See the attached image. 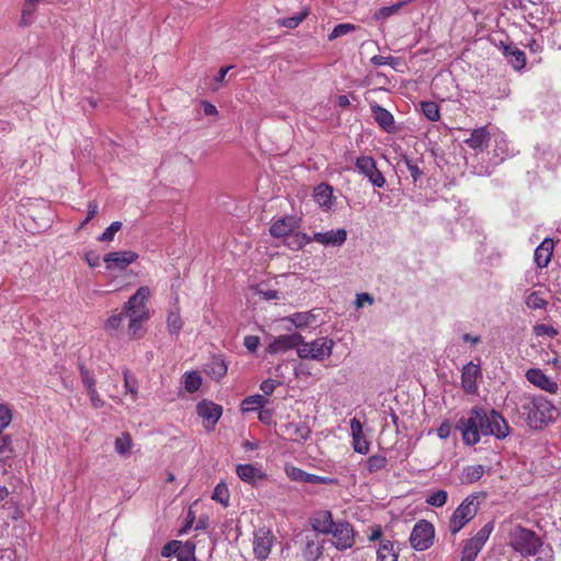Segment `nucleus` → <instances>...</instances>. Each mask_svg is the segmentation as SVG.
Returning a JSON list of instances; mask_svg holds the SVG:
<instances>
[{"instance_id":"1","label":"nucleus","mask_w":561,"mask_h":561,"mask_svg":"<svg viewBox=\"0 0 561 561\" xmlns=\"http://www.w3.org/2000/svg\"><path fill=\"white\" fill-rule=\"evenodd\" d=\"M457 428L461 432L463 443L469 446L478 444L481 436L504 439L510 434V426L499 412L480 407L472 408L467 419L459 420Z\"/></svg>"},{"instance_id":"2","label":"nucleus","mask_w":561,"mask_h":561,"mask_svg":"<svg viewBox=\"0 0 561 561\" xmlns=\"http://www.w3.org/2000/svg\"><path fill=\"white\" fill-rule=\"evenodd\" d=\"M508 545L524 557L534 561H553V550L541 541L535 531L520 525H510L507 533Z\"/></svg>"},{"instance_id":"3","label":"nucleus","mask_w":561,"mask_h":561,"mask_svg":"<svg viewBox=\"0 0 561 561\" xmlns=\"http://www.w3.org/2000/svg\"><path fill=\"white\" fill-rule=\"evenodd\" d=\"M520 408L526 414L528 426L535 430L553 423L559 414L553 403L541 394L524 393L520 397Z\"/></svg>"},{"instance_id":"4","label":"nucleus","mask_w":561,"mask_h":561,"mask_svg":"<svg viewBox=\"0 0 561 561\" xmlns=\"http://www.w3.org/2000/svg\"><path fill=\"white\" fill-rule=\"evenodd\" d=\"M479 495L473 493L462 500L449 518L448 529L451 535L458 534L477 515L480 503Z\"/></svg>"},{"instance_id":"5","label":"nucleus","mask_w":561,"mask_h":561,"mask_svg":"<svg viewBox=\"0 0 561 561\" xmlns=\"http://www.w3.org/2000/svg\"><path fill=\"white\" fill-rule=\"evenodd\" d=\"M334 345V341L329 336H320L310 342H306L302 337V343L298 348V357L300 359L323 362L332 355Z\"/></svg>"},{"instance_id":"6","label":"nucleus","mask_w":561,"mask_h":561,"mask_svg":"<svg viewBox=\"0 0 561 561\" xmlns=\"http://www.w3.org/2000/svg\"><path fill=\"white\" fill-rule=\"evenodd\" d=\"M295 238L297 248H301L310 241H316L324 247H342L347 239V231L344 228H339L324 232H314L311 238L305 233H297Z\"/></svg>"},{"instance_id":"7","label":"nucleus","mask_w":561,"mask_h":561,"mask_svg":"<svg viewBox=\"0 0 561 561\" xmlns=\"http://www.w3.org/2000/svg\"><path fill=\"white\" fill-rule=\"evenodd\" d=\"M493 528V523L490 522L479 529L473 537L469 538L463 545L460 561H474L492 534Z\"/></svg>"},{"instance_id":"8","label":"nucleus","mask_w":561,"mask_h":561,"mask_svg":"<svg viewBox=\"0 0 561 561\" xmlns=\"http://www.w3.org/2000/svg\"><path fill=\"white\" fill-rule=\"evenodd\" d=\"M151 296V290L148 286H140L136 293L129 297L123 307L126 314H137V317L150 318V311L147 302Z\"/></svg>"},{"instance_id":"9","label":"nucleus","mask_w":561,"mask_h":561,"mask_svg":"<svg viewBox=\"0 0 561 561\" xmlns=\"http://www.w3.org/2000/svg\"><path fill=\"white\" fill-rule=\"evenodd\" d=\"M435 529L427 520L417 522L411 533V546L419 551L428 549L434 541Z\"/></svg>"},{"instance_id":"10","label":"nucleus","mask_w":561,"mask_h":561,"mask_svg":"<svg viewBox=\"0 0 561 561\" xmlns=\"http://www.w3.org/2000/svg\"><path fill=\"white\" fill-rule=\"evenodd\" d=\"M276 541V538L271 528L262 527L253 534V554L260 560L264 561L268 558L271 550Z\"/></svg>"},{"instance_id":"11","label":"nucleus","mask_w":561,"mask_h":561,"mask_svg":"<svg viewBox=\"0 0 561 561\" xmlns=\"http://www.w3.org/2000/svg\"><path fill=\"white\" fill-rule=\"evenodd\" d=\"M357 171L363 174L375 187H382L386 184L383 174L377 169L373 157L360 156L355 161Z\"/></svg>"},{"instance_id":"12","label":"nucleus","mask_w":561,"mask_h":561,"mask_svg":"<svg viewBox=\"0 0 561 561\" xmlns=\"http://www.w3.org/2000/svg\"><path fill=\"white\" fill-rule=\"evenodd\" d=\"M196 413L203 421V426L207 432L215 428L222 414V408L209 400H202L196 405Z\"/></svg>"},{"instance_id":"13","label":"nucleus","mask_w":561,"mask_h":561,"mask_svg":"<svg viewBox=\"0 0 561 561\" xmlns=\"http://www.w3.org/2000/svg\"><path fill=\"white\" fill-rule=\"evenodd\" d=\"M330 534L333 536V545L337 550L353 547L355 542L354 530L350 523L337 522Z\"/></svg>"},{"instance_id":"14","label":"nucleus","mask_w":561,"mask_h":561,"mask_svg":"<svg viewBox=\"0 0 561 561\" xmlns=\"http://www.w3.org/2000/svg\"><path fill=\"white\" fill-rule=\"evenodd\" d=\"M525 377L533 386L550 394H556L559 391L558 382L547 376L540 368H529Z\"/></svg>"},{"instance_id":"15","label":"nucleus","mask_w":561,"mask_h":561,"mask_svg":"<svg viewBox=\"0 0 561 561\" xmlns=\"http://www.w3.org/2000/svg\"><path fill=\"white\" fill-rule=\"evenodd\" d=\"M300 343H302L300 333L282 334L270 343L267 350L271 354L285 353L290 350H296L298 353Z\"/></svg>"},{"instance_id":"16","label":"nucleus","mask_w":561,"mask_h":561,"mask_svg":"<svg viewBox=\"0 0 561 561\" xmlns=\"http://www.w3.org/2000/svg\"><path fill=\"white\" fill-rule=\"evenodd\" d=\"M138 257V254L133 251H115L104 255L103 261L106 264L107 270L117 268L124 271L128 265L134 263Z\"/></svg>"},{"instance_id":"17","label":"nucleus","mask_w":561,"mask_h":561,"mask_svg":"<svg viewBox=\"0 0 561 561\" xmlns=\"http://www.w3.org/2000/svg\"><path fill=\"white\" fill-rule=\"evenodd\" d=\"M481 377V366L469 362L461 369V387L468 394H473L478 390L477 380Z\"/></svg>"},{"instance_id":"18","label":"nucleus","mask_w":561,"mask_h":561,"mask_svg":"<svg viewBox=\"0 0 561 561\" xmlns=\"http://www.w3.org/2000/svg\"><path fill=\"white\" fill-rule=\"evenodd\" d=\"M302 557L306 561H318L323 554V542L314 533L302 535Z\"/></svg>"},{"instance_id":"19","label":"nucleus","mask_w":561,"mask_h":561,"mask_svg":"<svg viewBox=\"0 0 561 561\" xmlns=\"http://www.w3.org/2000/svg\"><path fill=\"white\" fill-rule=\"evenodd\" d=\"M350 428L352 436V446L354 451L362 455L368 454L370 444L364 436L362 422L358 419L353 417L350 422Z\"/></svg>"},{"instance_id":"20","label":"nucleus","mask_w":561,"mask_h":561,"mask_svg":"<svg viewBox=\"0 0 561 561\" xmlns=\"http://www.w3.org/2000/svg\"><path fill=\"white\" fill-rule=\"evenodd\" d=\"M491 139L494 146V156L497 158V160L494 162L495 164L505 160L506 158L514 156L515 150L513 147L510 146L506 135L503 131L494 130L492 133Z\"/></svg>"},{"instance_id":"21","label":"nucleus","mask_w":561,"mask_h":561,"mask_svg":"<svg viewBox=\"0 0 561 561\" xmlns=\"http://www.w3.org/2000/svg\"><path fill=\"white\" fill-rule=\"evenodd\" d=\"M297 228L298 220L289 216L275 220L270 228V232L275 238H285L294 233Z\"/></svg>"},{"instance_id":"22","label":"nucleus","mask_w":561,"mask_h":561,"mask_svg":"<svg viewBox=\"0 0 561 561\" xmlns=\"http://www.w3.org/2000/svg\"><path fill=\"white\" fill-rule=\"evenodd\" d=\"M335 522L332 518V514L329 511H320L311 518V526L314 534L330 535L333 531Z\"/></svg>"},{"instance_id":"23","label":"nucleus","mask_w":561,"mask_h":561,"mask_svg":"<svg viewBox=\"0 0 561 561\" xmlns=\"http://www.w3.org/2000/svg\"><path fill=\"white\" fill-rule=\"evenodd\" d=\"M228 367L224 358L218 355L210 356L204 364V371L210 378L218 380L227 374Z\"/></svg>"},{"instance_id":"24","label":"nucleus","mask_w":561,"mask_h":561,"mask_svg":"<svg viewBox=\"0 0 561 561\" xmlns=\"http://www.w3.org/2000/svg\"><path fill=\"white\" fill-rule=\"evenodd\" d=\"M492 133L486 127L476 128L471 131L470 137L465 142L476 151H482L488 141L491 140Z\"/></svg>"},{"instance_id":"25","label":"nucleus","mask_w":561,"mask_h":561,"mask_svg":"<svg viewBox=\"0 0 561 561\" xmlns=\"http://www.w3.org/2000/svg\"><path fill=\"white\" fill-rule=\"evenodd\" d=\"M371 112L376 123L387 133L394 130L393 115L382 106L375 104L371 105Z\"/></svg>"},{"instance_id":"26","label":"nucleus","mask_w":561,"mask_h":561,"mask_svg":"<svg viewBox=\"0 0 561 561\" xmlns=\"http://www.w3.org/2000/svg\"><path fill=\"white\" fill-rule=\"evenodd\" d=\"M553 241L551 239H545L535 250L534 260L538 267H546L552 256Z\"/></svg>"},{"instance_id":"27","label":"nucleus","mask_w":561,"mask_h":561,"mask_svg":"<svg viewBox=\"0 0 561 561\" xmlns=\"http://www.w3.org/2000/svg\"><path fill=\"white\" fill-rule=\"evenodd\" d=\"M313 197L316 203L324 208V209H331L333 206L334 197H333V190L328 184H319L313 192Z\"/></svg>"},{"instance_id":"28","label":"nucleus","mask_w":561,"mask_h":561,"mask_svg":"<svg viewBox=\"0 0 561 561\" xmlns=\"http://www.w3.org/2000/svg\"><path fill=\"white\" fill-rule=\"evenodd\" d=\"M504 55L508 58V62L516 70L524 68L526 64L525 53L514 45L504 47Z\"/></svg>"},{"instance_id":"29","label":"nucleus","mask_w":561,"mask_h":561,"mask_svg":"<svg viewBox=\"0 0 561 561\" xmlns=\"http://www.w3.org/2000/svg\"><path fill=\"white\" fill-rule=\"evenodd\" d=\"M376 554L377 561H398V552L394 550L393 542L389 539L380 540Z\"/></svg>"},{"instance_id":"30","label":"nucleus","mask_w":561,"mask_h":561,"mask_svg":"<svg viewBox=\"0 0 561 561\" xmlns=\"http://www.w3.org/2000/svg\"><path fill=\"white\" fill-rule=\"evenodd\" d=\"M525 304L527 308L531 310L537 309H546L548 306V300L546 298V293L542 290H529L525 297Z\"/></svg>"},{"instance_id":"31","label":"nucleus","mask_w":561,"mask_h":561,"mask_svg":"<svg viewBox=\"0 0 561 561\" xmlns=\"http://www.w3.org/2000/svg\"><path fill=\"white\" fill-rule=\"evenodd\" d=\"M126 317L128 318L129 322H128V328H127V333L129 335L130 339H139L144 334V328H142V324L145 322H147L150 318H145V317H137V314H126Z\"/></svg>"},{"instance_id":"32","label":"nucleus","mask_w":561,"mask_h":561,"mask_svg":"<svg viewBox=\"0 0 561 561\" xmlns=\"http://www.w3.org/2000/svg\"><path fill=\"white\" fill-rule=\"evenodd\" d=\"M284 321L290 322L298 329H302L314 323L316 316L311 311L296 312L286 317Z\"/></svg>"},{"instance_id":"33","label":"nucleus","mask_w":561,"mask_h":561,"mask_svg":"<svg viewBox=\"0 0 561 561\" xmlns=\"http://www.w3.org/2000/svg\"><path fill=\"white\" fill-rule=\"evenodd\" d=\"M196 545L187 540L184 543L181 541V547L178 550V561H196L195 557Z\"/></svg>"},{"instance_id":"34","label":"nucleus","mask_w":561,"mask_h":561,"mask_svg":"<svg viewBox=\"0 0 561 561\" xmlns=\"http://www.w3.org/2000/svg\"><path fill=\"white\" fill-rule=\"evenodd\" d=\"M484 467L482 465L467 466L462 470V480L466 483H473L482 478Z\"/></svg>"},{"instance_id":"35","label":"nucleus","mask_w":561,"mask_h":561,"mask_svg":"<svg viewBox=\"0 0 561 561\" xmlns=\"http://www.w3.org/2000/svg\"><path fill=\"white\" fill-rule=\"evenodd\" d=\"M398 165L405 167V169L410 172V175H411L413 182H417L423 174L422 170L420 169V167L417 164V161L409 158L408 156H403L400 159Z\"/></svg>"},{"instance_id":"36","label":"nucleus","mask_w":561,"mask_h":561,"mask_svg":"<svg viewBox=\"0 0 561 561\" xmlns=\"http://www.w3.org/2000/svg\"><path fill=\"white\" fill-rule=\"evenodd\" d=\"M411 2V0H400L399 2L389 5V7H382L379 10H377L374 14V18L376 20H385L400 11V9Z\"/></svg>"},{"instance_id":"37","label":"nucleus","mask_w":561,"mask_h":561,"mask_svg":"<svg viewBox=\"0 0 561 561\" xmlns=\"http://www.w3.org/2000/svg\"><path fill=\"white\" fill-rule=\"evenodd\" d=\"M423 115L431 122H437L440 117L439 106L433 101H423L420 103Z\"/></svg>"},{"instance_id":"38","label":"nucleus","mask_w":561,"mask_h":561,"mask_svg":"<svg viewBox=\"0 0 561 561\" xmlns=\"http://www.w3.org/2000/svg\"><path fill=\"white\" fill-rule=\"evenodd\" d=\"M560 329L547 323H537L534 325L533 331L537 337L553 339L560 334Z\"/></svg>"},{"instance_id":"39","label":"nucleus","mask_w":561,"mask_h":561,"mask_svg":"<svg viewBox=\"0 0 561 561\" xmlns=\"http://www.w3.org/2000/svg\"><path fill=\"white\" fill-rule=\"evenodd\" d=\"M183 385L187 392L197 391L202 385V377L197 371L186 373L183 377Z\"/></svg>"},{"instance_id":"40","label":"nucleus","mask_w":561,"mask_h":561,"mask_svg":"<svg viewBox=\"0 0 561 561\" xmlns=\"http://www.w3.org/2000/svg\"><path fill=\"white\" fill-rule=\"evenodd\" d=\"M183 321L178 310H171L167 317V328L170 334H179L182 330Z\"/></svg>"},{"instance_id":"41","label":"nucleus","mask_w":561,"mask_h":561,"mask_svg":"<svg viewBox=\"0 0 561 561\" xmlns=\"http://www.w3.org/2000/svg\"><path fill=\"white\" fill-rule=\"evenodd\" d=\"M267 480L266 473L260 467L248 465V483L263 484Z\"/></svg>"},{"instance_id":"42","label":"nucleus","mask_w":561,"mask_h":561,"mask_svg":"<svg viewBox=\"0 0 561 561\" xmlns=\"http://www.w3.org/2000/svg\"><path fill=\"white\" fill-rule=\"evenodd\" d=\"M211 499L224 506L229 504V491L225 482H219L213 492Z\"/></svg>"},{"instance_id":"43","label":"nucleus","mask_w":561,"mask_h":561,"mask_svg":"<svg viewBox=\"0 0 561 561\" xmlns=\"http://www.w3.org/2000/svg\"><path fill=\"white\" fill-rule=\"evenodd\" d=\"M387 465V458L382 455H373L366 461V468L369 473L383 469Z\"/></svg>"},{"instance_id":"44","label":"nucleus","mask_w":561,"mask_h":561,"mask_svg":"<svg viewBox=\"0 0 561 561\" xmlns=\"http://www.w3.org/2000/svg\"><path fill=\"white\" fill-rule=\"evenodd\" d=\"M254 294L260 296L264 300L279 299L282 294L275 289L267 288L266 285L260 284L252 288Z\"/></svg>"},{"instance_id":"45","label":"nucleus","mask_w":561,"mask_h":561,"mask_svg":"<svg viewBox=\"0 0 561 561\" xmlns=\"http://www.w3.org/2000/svg\"><path fill=\"white\" fill-rule=\"evenodd\" d=\"M131 448V437L128 433H124L122 436L115 439V450L117 454L125 456L129 454Z\"/></svg>"},{"instance_id":"46","label":"nucleus","mask_w":561,"mask_h":561,"mask_svg":"<svg viewBox=\"0 0 561 561\" xmlns=\"http://www.w3.org/2000/svg\"><path fill=\"white\" fill-rule=\"evenodd\" d=\"M448 494L444 490H437L426 497V503L434 507H442L446 504Z\"/></svg>"},{"instance_id":"47","label":"nucleus","mask_w":561,"mask_h":561,"mask_svg":"<svg viewBox=\"0 0 561 561\" xmlns=\"http://www.w3.org/2000/svg\"><path fill=\"white\" fill-rule=\"evenodd\" d=\"M12 410L7 403H0V431H4L12 422Z\"/></svg>"},{"instance_id":"48","label":"nucleus","mask_w":561,"mask_h":561,"mask_svg":"<svg viewBox=\"0 0 561 561\" xmlns=\"http://www.w3.org/2000/svg\"><path fill=\"white\" fill-rule=\"evenodd\" d=\"M267 402H268V400L266 399L265 396H262V394L248 396V413L263 408Z\"/></svg>"},{"instance_id":"49","label":"nucleus","mask_w":561,"mask_h":561,"mask_svg":"<svg viewBox=\"0 0 561 561\" xmlns=\"http://www.w3.org/2000/svg\"><path fill=\"white\" fill-rule=\"evenodd\" d=\"M354 30H355V25H353L351 23L337 24L336 26H334V28L330 33L329 39L333 41V39H335L337 37L344 36L346 34L353 32Z\"/></svg>"},{"instance_id":"50","label":"nucleus","mask_w":561,"mask_h":561,"mask_svg":"<svg viewBox=\"0 0 561 561\" xmlns=\"http://www.w3.org/2000/svg\"><path fill=\"white\" fill-rule=\"evenodd\" d=\"M285 471L290 480L307 483L308 472L295 466H286Z\"/></svg>"},{"instance_id":"51","label":"nucleus","mask_w":561,"mask_h":561,"mask_svg":"<svg viewBox=\"0 0 561 561\" xmlns=\"http://www.w3.org/2000/svg\"><path fill=\"white\" fill-rule=\"evenodd\" d=\"M122 228V222L113 221L99 237V240L102 242H110L114 239L117 231Z\"/></svg>"},{"instance_id":"52","label":"nucleus","mask_w":561,"mask_h":561,"mask_svg":"<svg viewBox=\"0 0 561 561\" xmlns=\"http://www.w3.org/2000/svg\"><path fill=\"white\" fill-rule=\"evenodd\" d=\"M231 68H232V66H228V67H222L219 69L217 75L214 77V79L209 83V89L211 91H217L220 88L221 83L225 81V78Z\"/></svg>"},{"instance_id":"53","label":"nucleus","mask_w":561,"mask_h":561,"mask_svg":"<svg viewBox=\"0 0 561 561\" xmlns=\"http://www.w3.org/2000/svg\"><path fill=\"white\" fill-rule=\"evenodd\" d=\"M308 15V11H304L294 16L285 18L280 21V24L288 28L297 27Z\"/></svg>"},{"instance_id":"54","label":"nucleus","mask_w":561,"mask_h":561,"mask_svg":"<svg viewBox=\"0 0 561 561\" xmlns=\"http://www.w3.org/2000/svg\"><path fill=\"white\" fill-rule=\"evenodd\" d=\"M79 371H80L81 381L87 390L96 387V381H95L94 377L90 374V371L82 364L79 365Z\"/></svg>"},{"instance_id":"55","label":"nucleus","mask_w":561,"mask_h":561,"mask_svg":"<svg viewBox=\"0 0 561 561\" xmlns=\"http://www.w3.org/2000/svg\"><path fill=\"white\" fill-rule=\"evenodd\" d=\"M125 317H126V313L123 310L119 313L111 316L105 322V330H107V331L117 330L121 327Z\"/></svg>"},{"instance_id":"56","label":"nucleus","mask_w":561,"mask_h":561,"mask_svg":"<svg viewBox=\"0 0 561 561\" xmlns=\"http://www.w3.org/2000/svg\"><path fill=\"white\" fill-rule=\"evenodd\" d=\"M181 547V541L180 540H171L169 542H167L162 549H161V556L163 558H170L172 556H175L178 554V550L180 549Z\"/></svg>"},{"instance_id":"57","label":"nucleus","mask_w":561,"mask_h":561,"mask_svg":"<svg viewBox=\"0 0 561 561\" xmlns=\"http://www.w3.org/2000/svg\"><path fill=\"white\" fill-rule=\"evenodd\" d=\"M371 62L375 66H391L392 68H394V66L397 65V58L393 56L376 55L371 58Z\"/></svg>"},{"instance_id":"58","label":"nucleus","mask_w":561,"mask_h":561,"mask_svg":"<svg viewBox=\"0 0 561 561\" xmlns=\"http://www.w3.org/2000/svg\"><path fill=\"white\" fill-rule=\"evenodd\" d=\"M87 392L90 398L91 404L94 408H101L104 404L103 400L101 399V397L96 390V387L88 389Z\"/></svg>"},{"instance_id":"59","label":"nucleus","mask_w":561,"mask_h":561,"mask_svg":"<svg viewBox=\"0 0 561 561\" xmlns=\"http://www.w3.org/2000/svg\"><path fill=\"white\" fill-rule=\"evenodd\" d=\"M333 482V479L329 477H321L312 473H308L307 483L311 484H330Z\"/></svg>"},{"instance_id":"60","label":"nucleus","mask_w":561,"mask_h":561,"mask_svg":"<svg viewBox=\"0 0 561 561\" xmlns=\"http://www.w3.org/2000/svg\"><path fill=\"white\" fill-rule=\"evenodd\" d=\"M256 417L263 423V424H266V425H270L272 422H273V414L270 410L267 409H260V410H256Z\"/></svg>"},{"instance_id":"61","label":"nucleus","mask_w":561,"mask_h":561,"mask_svg":"<svg viewBox=\"0 0 561 561\" xmlns=\"http://www.w3.org/2000/svg\"><path fill=\"white\" fill-rule=\"evenodd\" d=\"M374 301L373 297L367 293H362L356 296L355 305L357 308H362L365 304L371 305Z\"/></svg>"},{"instance_id":"62","label":"nucleus","mask_w":561,"mask_h":561,"mask_svg":"<svg viewBox=\"0 0 561 561\" xmlns=\"http://www.w3.org/2000/svg\"><path fill=\"white\" fill-rule=\"evenodd\" d=\"M85 261L90 267H98L100 265V256L94 251L85 253Z\"/></svg>"},{"instance_id":"63","label":"nucleus","mask_w":561,"mask_h":561,"mask_svg":"<svg viewBox=\"0 0 561 561\" xmlns=\"http://www.w3.org/2000/svg\"><path fill=\"white\" fill-rule=\"evenodd\" d=\"M11 445V437L10 435L4 434L2 431H0V455L5 453Z\"/></svg>"},{"instance_id":"64","label":"nucleus","mask_w":561,"mask_h":561,"mask_svg":"<svg viewBox=\"0 0 561 561\" xmlns=\"http://www.w3.org/2000/svg\"><path fill=\"white\" fill-rule=\"evenodd\" d=\"M276 385H277V382L275 380L267 379L261 383L260 388L264 392V394L268 396L274 391Z\"/></svg>"}]
</instances>
